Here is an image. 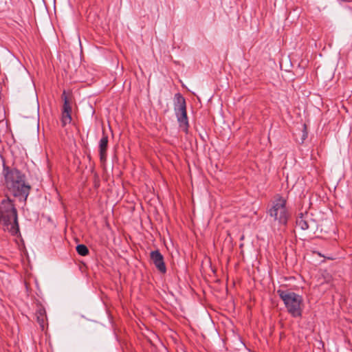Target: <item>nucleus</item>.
Listing matches in <instances>:
<instances>
[{"label":"nucleus","instance_id":"4","mask_svg":"<svg viewBox=\"0 0 352 352\" xmlns=\"http://www.w3.org/2000/svg\"><path fill=\"white\" fill-rule=\"evenodd\" d=\"M277 294L283 301L287 312L294 318L302 316L303 299L302 297L289 290L278 289Z\"/></svg>","mask_w":352,"mask_h":352},{"label":"nucleus","instance_id":"6","mask_svg":"<svg viewBox=\"0 0 352 352\" xmlns=\"http://www.w3.org/2000/svg\"><path fill=\"white\" fill-rule=\"evenodd\" d=\"M150 257L157 270L162 274H165L166 272V267L164 261V256L160 251L158 250L152 251L150 254Z\"/></svg>","mask_w":352,"mask_h":352},{"label":"nucleus","instance_id":"11","mask_svg":"<svg viewBox=\"0 0 352 352\" xmlns=\"http://www.w3.org/2000/svg\"><path fill=\"white\" fill-rule=\"evenodd\" d=\"M296 226L302 230H306L309 228L308 221L302 214H300V215L297 217Z\"/></svg>","mask_w":352,"mask_h":352},{"label":"nucleus","instance_id":"13","mask_svg":"<svg viewBox=\"0 0 352 352\" xmlns=\"http://www.w3.org/2000/svg\"><path fill=\"white\" fill-rule=\"evenodd\" d=\"M304 127H305V131H304V134H303V137H304V138H303V140H304L305 138H307V132L305 131V130H306V126H305V125L304 126Z\"/></svg>","mask_w":352,"mask_h":352},{"label":"nucleus","instance_id":"2","mask_svg":"<svg viewBox=\"0 0 352 352\" xmlns=\"http://www.w3.org/2000/svg\"><path fill=\"white\" fill-rule=\"evenodd\" d=\"M0 223L4 231L15 236L19 233L17 210L10 198L4 199L0 204Z\"/></svg>","mask_w":352,"mask_h":352},{"label":"nucleus","instance_id":"10","mask_svg":"<svg viewBox=\"0 0 352 352\" xmlns=\"http://www.w3.org/2000/svg\"><path fill=\"white\" fill-rule=\"evenodd\" d=\"M72 120V111H61L60 122L62 126H65L67 124H70Z\"/></svg>","mask_w":352,"mask_h":352},{"label":"nucleus","instance_id":"12","mask_svg":"<svg viewBox=\"0 0 352 352\" xmlns=\"http://www.w3.org/2000/svg\"><path fill=\"white\" fill-rule=\"evenodd\" d=\"M76 249L77 253L80 256H87L89 254V249L85 245H78Z\"/></svg>","mask_w":352,"mask_h":352},{"label":"nucleus","instance_id":"5","mask_svg":"<svg viewBox=\"0 0 352 352\" xmlns=\"http://www.w3.org/2000/svg\"><path fill=\"white\" fill-rule=\"evenodd\" d=\"M174 110L182 130L188 133L189 123L187 116L186 102L184 97L179 93L175 95Z\"/></svg>","mask_w":352,"mask_h":352},{"label":"nucleus","instance_id":"1","mask_svg":"<svg viewBox=\"0 0 352 352\" xmlns=\"http://www.w3.org/2000/svg\"><path fill=\"white\" fill-rule=\"evenodd\" d=\"M2 174L6 189L19 201L26 203L31 190V186L26 182V176L15 167L3 163Z\"/></svg>","mask_w":352,"mask_h":352},{"label":"nucleus","instance_id":"9","mask_svg":"<svg viewBox=\"0 0 352 352\" xmlns=\"http://www.w3.org/2000/svg\"><path fill=\"white\" fill-rule=\"evenodd\" d=\"M61 97L63 100L62 111H72V100L65 90L63 91Z\"/></svg>","mask_w":352,"mask_h":352},{"label":"nucleus","instance_id":"7","mask_svg":"<svg viewBox=\"0 0 352 352\" xmlns=\"http://www.w3.org/2000/svg\"><path fill=\"white\" fill-rule=\"evenodd\" d=\"M108 135L103 131L102 137L99 142V155L101 163L104 164L107 158Z\"/></svg>","mask_w":352,"mask_h":352},{"label":"nucleus","instance_id":"8","mask_svg":"<svg viewBox=\"0 0 352 352\" xmlns=\"http://www.w3.org/2000/svg\"><path fill=\"white\" fill-rule=\"evenodd\" d=\"M36 317L38 323L39 324L42 330L44 329L45 322L47 320L46 311L42 307H39L36 311Z\"/></svg>","mask_w":352,"mask_h":352},{"label":"nucleus","instance_id":"3","mask_svg":"<svg viewBox=\"0 0 352 352\" xmlns=\"http://www.w3.org/2000/svg\"><path fill=\"white\" fill-rule=\"evenodd\" d=\"M267 214L273 221L281 227H286L290 214L287 207V199L277 194L268 204Z\"/></svg>","mask_w":352,"mask_h":352}]
</instances>
